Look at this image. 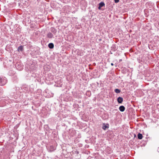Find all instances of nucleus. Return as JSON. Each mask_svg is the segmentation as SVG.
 <instances>
[{
  "mask_svg": "<svg viewBox=\"0 0 159 159\" xmlns=\"http://www.w3.org/2000/svg\"><path fill=\"white\" fill-rule=\"evenodd\" d=\"M7 82V80L5 77L3 76H0V85H4Z\"/></svg>",
  "mask_w": 159,
  "mask_h": 159,
  "instance_id": "nucleus-1",
  "label": "nucleus"
},
{
  "mask_svg": "<svg viewBox=\"0 0 159 159\" xmlns=\"http://www.w3.org/2000/svg\"><path fill=\"white\" fill-rule=\"evenodd\" d=\"M56 149V148L55 147L52 145L48 148L49 151L50 152H53Z\"/></svg>",
  "mask_w": 159,
  "mask_h": 159,
  "instance_id": "nucleus-2",
  "label": "nucleus"
},
{
  "mask_svg": "<svg viewBox=\"0 0 159 159\" xmlns=\"http://www.w3.org/2000/svg\"><path fill=\"white\" fill-rule=\"evenodd\" d=\"M109 127V125L108 124H105V123H103L102 126V128L104 130H106L107 129H108Z\"/></svg>",
  "mask_w": 159,
  "mask_h": 159,
  "instance_id": "nucleus-3",
  "label": "nucleus"
},
{
  "mask_svg": "<svg viewBox=\"0 0 159 159\" xmlns=\"http://www.w3.org/2000/svg\"><path fill=\"white\" fill-rule=\"evenodd\" d=\"M17 51L19 52H22L24 51L23 46L20 45L17 49Z\"/></svg>",
  "mask_w": 159,
  "mask_h": 159,
  "instance_id": "nucleus-4",
  "label": "nucleus"
},
{
  "mask_svg": "<svg viewBox=\"0 0 159 159\" xmlns=\"http://www.w3.org/2000/svg\"><path fill=\"white\" fill-rule=\"evenodd\" d=\"M105 3L103 2H101L98 4V9L100 10L101 7L105 6Z\"/></svg>",
  "mask_w": 159,
  "mask_h": 159,
  "instance_id": "nucleus-5",
  "label": "nucleus"
},
{
  "mask_svg": "<svg viewBox=\"0 0 159 159\" xmlns=\"http://www.w3.org/2000/svg\"><path fill=\"white\" fill-rule=\"evenodd\" d=\"M50 30L54 34H55L57 32V30L54 27H51L50 28Z\"/></svg>",
  "mask_w": 159,
  "mask_h": 159,
  "instance_id": "nucleus-6",
  "label": "nucleus"
},
{
  "mask_svg": "<svg viewBox=\"0 0 159 159\" xmlns=\"http://www.w3.org/2000/svg\"><path fill=\"white\" fill-rule=\"evenodd\" d=\"M47 37L49 39H52L53 38V35L51 33L49 32L47 34Z\"/></svg>",
  "mask_w": 159,
  "mask_h": 159,
  "instance_id": "nucleus-7",
  "label": "nucleus"
},
{
  "mask_svg": "<svg viewBox=\"0 0 159 159\" xmlns=\"http://www.w3.org/2000/svg\"><path fill=\"white\" fill-rule=\"evenodd\" d=\"M117 101L119 103H121L123 101V98L121 97H119L117 99Z\"/></svg>",
  "mask_w": 159,
  "mask_h": 159,
  "instance_id": "nucleus-8",
  "label": "nucleus"
},
{
  "mask_svg": "<svg viewBox=\"0 0 159 159\" xmlns=\"http://www.w3.org/2000/svg\"><path fill=\"white\" fill-rule=\"evenodd\" d=\"M119 110L121 112H123L125 110V108L123 106H121L119 107Z\"/></svg>",
  "mask_w": 159,
  "mask_h": 159,
  "instance_id": "nucleus-9",
  "label": "nucleus"
},
{
  "mask_svg": "<svg viewBox=\"0 0 159 159\" xmlns=\"http://www.w3.org/2000/svg\"><path fill=\"white\" fill-rule=\"evenodd\" d=\"M54 44L52 43H50L48 44V47L50 49H52L54 48Z\"/></svg>",
  "mask_w": 159,
  "mask_h": 159,
  "instance_id": "nucleus-10",
  "label": "nucleus"
},
{
  "mask_svg": "<svg viewBox=\"0 0 159 159\" xmlns=\"http://www.w3.org/2000/svg\"><path fill=\"white\" fill-rule=\"evenodd\" d=\"M138 139H141L143 138V135L142 134L140 133H139L138 134Z\"/></svg>",
  "mask_w": 159,
  "mask_h": 159,
  "instance_id": "nucleus-11",
  "label": "nucleus"
},
{
  "mask_svg": "<svg viewBox=\"0 0 159 159\" xmlns=\"http://www.w3.org/2000/svg\"><path fill=\"white\" fill-rule=\"evenodd\" d=\"M111 50L113 51H115L116 50V47L115 45H113L111 47Z\"/></svg>",
  "mask_w": 159,
  "mask_h": 159,
  "instance_id": "nucleus-12",
  "label": "nucleus"
},
{
  "mask_svg": "<svg viewBox=\"0 0 159 159\" xmlns=\"http://www.w3.org/2000/svg\"><path fill=\"white\" fill-rule=\"evenodd\" d=\"M91 92L90 91H87L86 92V95L89 96L90 97L91 95Z\"/></svg>",
  "mask_w": 159,
  "mask_h": 159,
  "instance_id": "nucleus-13",
  "label": "nucleus"
},
{
  "mask_svg": "<svg viewBox=\"0 0 159 159\" xmlns=\"http://www.w3.org/2000/svg\"><path fill=\"white\" fill-rule=\"evenodd\" d=\"M114 91L116 93H120L121 92L120 90L117 89H115L114 90Z\"/></svg>",
  "mask_w": 159,
  "mask_h": 159,
  "instance_id": "nucleus-14",
  "label": "nucleus"
},
{
  "mask_svg": "<svg viewBox=\"0 0 159 159\" xmlns=\"http://www.w3.org/2000/svg\"><path fill=\"white\" fill-rule=\"evenodd\" d=\"M122 71H123L124 73H126L127 71V69L126 68H123L122 69Z\"/></svg>",
  "mask_w": 159,
  "mask_h": 159,
  "instance_id": "nucleus-15",
  "label": "nucleus"
},
{
  "mask_svg": "<svg viewBox=\"0 0 159 159\" xmlns=\"http://www.w3.org/2000/svg\"><path fill=\"white\" fill-rule=\"evenodd\" d=\"M36 55H39L40 54V52L38 50H37L36 51Z\"/></svg>",
  "mask_w": 159,
  "mask_h": 159,
  "instance_id": "nucleus-16",
  "label": "nucleus"
},
{
  "mask_svg": "<svg viewBox=\"0 0 159 159\" xmlns=\"http://www.w3.org/2000/svg\"><path fill=\"white\" fill-rule=\"evenodd\" d=\"M114 1L116 3H117L119 2V0H114Z\"/></svg>",
  "mask_w": 159,
  "mask_h": 159,
  "instance_id": "nucleus-17",
  "label": "nucleus"
},
{
  "mask_svg": "<svg viewBox=\"0 0 159 159\" xmlns=\"http://www.w3.org/2000/svg\"><path fill=\"white\" fill-rule=\"evenodd\" d=\"M111 66H113L114 65V64L113 63H111Z\"/></svg>",
  "mask_w": 159,
  "mask_h": 159,
  "instance_id": "nucleus-18",
  "label": "nucleus"
},
{
  "mask_svg": "<svg viewBox=\"0 0 159 159\" xmlns=\"http://www.w3.org/2000/svg\"><path fill=\"white\" fill-rule=\"evenodd\" d=\"M17 65H19V64H16V66H17Z\"/></svg>",
  "mask_w": 159,
  "mask_h": 159,
  "instance_id": "nucleus-19",
  "label": "nucleus"
},
{
  "mask_svg": "<svg viewBox=\"0 0 159 159\" xmlns=\"http://www.w3.org/2000/svg\"><path fill=\"white\" fill-rule=\"evenodd\" d=\"M76 152H77V153H79V152L78 151H77Z\"/></svg>",
  "mask_w": 159,
  "mask_h": 159,
  "instance_id": "nucleus-20",
  "label": "nucleus"
}]
</instances>
